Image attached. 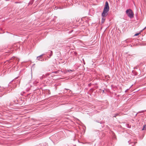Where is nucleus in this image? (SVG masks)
<instances>
[{"label": "nucleus", "mask_w": 146, "mask_h": 146, "mask_svg": "<svg viewBox=\"0 0 146 146\" xmlns=\"http://www.w3.org/2000/svg\"><path fill=\"white\" fill-rule=\"evenodd\" d=\"M110 7L108 2L106 1L105 4L103 11L102 13V16L106 17L108 14V12L109 11Z\"/></svg>", "instance_id": "nucleus-1"}, {"label": "nucleus", "mask_w": 146, "mask_h": 146, "mask_svg": "<svg viewBox=\"0 0 146 146\" xmlns=\"http://www.w3.org/2000/svg\"><path fill=\"white\" fill-rule=\"evenodd\" d=\"M126 13L130 19L133 18L134 17V14L132 11L130 9H127L126 11Z\"/></svg>", "instance_id": "nucleus-2"}, {"label": "nucleus", "mask_w": 146, "mask_h": 146, "mask_svg": "<svg viewBox=\"0 0 146 146\" xmlns=\"http://www.w3.org/2000/svg\"><path fill=\"white\" fill-rule=\"evenodd\" d=\"M43 54H42L38 56H37L36 58L37 60L41 61H43L44 60V59H42V56L43 55Z\"/></svg>", "instance_id": "nucleus-3"}, {"label": "nucleus", "mask_w": 146, "mask_h": 146, "mask_svg": "<svg viewBox=\"0 0 146 146\" xmlns=\"http://www.w3.org/2000/svg\"><path fill=\"white\" fill-rule=\"evenodd\" d=\"M102 16V23H103L104 22L105 20L106 19L105 17H104L103 16Z\"/></svg>", "instance_id": "nucleus-4"}, {"label": "nucleus", "mask_w": 146, "mask_h": 146, "mask_svg": "<svg viewBox=\"0 0 146 146\" xmlns=\"http://www.w3.org/2000/svg\"><path fill=\"white\" fill-rule=\"evenodd\" d=\"M131 40H130L129 39H127L126 40H125V42L126 43H129V42H131Z\"/></svg>", "instance_id": "nucleus-5"}, {"label": "nucleus", "mask_w": 146, "mask_h": 146, "mask_svg": "<svg viewBox=\"0 0 146 146\" xmlns=\"http://www.w3.org/2000/svg\"><path fill=\"white\" fill-rule=\"evenodd\" d=\"M146 130V125H144L143 126V128L142 129V130Z\"/></svg>", "instance_id": "nucleus-6"}, {"label": "nucleus", "mask_w": 146, "mask_h": 146, "mask_svg": "<svg viewBox=\"0 0 146 146\" xmlns=\"http://www.w3.org/2000/svg\"><path fill=\"white\" fill-rule=\"evenodd\" d=\"M45 75H43L42 76L40 77V79H42L44 78L45 77Z\"/></svg>", "instance_id": "nucleus-7"}, {"label": "nucleus", "mask_w": 146, "mask_h": 146, "mask_svg": "<svg viewBox=\"0 0 146 146\" xmlns=\"http://www.w3.org/2000/svg\"><path fill=\"white\" fill-rule=\"evenodd\" d=\"M119 115L118 113H116L114 115L113 117H116V116Z\"/></svg>", "instance_id": "nucleus-8"}, {"label": "nucleus", "mask_w": 146, "mask_h": 146, "mask_svg": "<svg viewBox=\"0 0 146 146\" xmlns=\"http://www.w3.org/2000/svg\"><path fill=\"white\" fill-rule=\"evenodd\" d=\"M43 145L45 146H48V145L46 143H44Z\"/></svg>", "instance_id": "nucleus-9"}, {"label": "nucleus", "mask_w": 146, "mask_h": 146, "mask_svg": "<svg viewBox=\"0 0 146 146\" xmlns=\"http://www.w3.org/2000/svg\"><path fill=\"white\" fill-rule=\"evenodd\" d=\"M139 33H136L135 35V36H137L139 35Z\"/></svg>", "instance_id": "nucleus-10"}, {"label": "nucleus", "mask_w": 146, "mask_h": 146, "mask_svg": "<svg viewBox=\"0 0 146 146\" xmlns=\"http://www.w3.org/2000/svg\"><path fill=\"white\" fill-rule=\"evenodd\" d=\"M128 90H129V89H127V90H125V92H127V91H128Z\"/></svg>", "instance_id": "nucleus-11"}, {"label": "nucleus", "mask_w": 146, "mask_h": 146, "mask_svg": "<svg viewBox=\"0 0 146 146\" xmlns=\"http://www.w3.org/2000/svg\"><path fill=\"white\" fill-rule=\"evenodd\" d=\"M144 112V111H141L139 112V113H141V112L143 113V112Z\"/></svg>", "instance_id": "nucleus-12"}, {"label": "nucleus", "mask_w": 146, "mask_h": 146, "mask_svg": "<svg viewBox=\"0 0 146 146\" xmlns=\"http://www.w3.org/2000/svg\"><path fill=\"white\" fill-rule=\"evenodd\" d=\"M12 58V60H13V59H16V58H15V57H14V58Z\"/></svg>", "instance_id": "nucleus-13"}, {"label": "nucleus", "mask_w": 146, "mask_h": 146, "mask_svg": "<svg viewBox=\"0 0 146 146\" xmlns=\"http://www.w3.org/2000/svg\"><path fill=\"white\" fill-rule=\"evenodd\" d=\"M72 71L71 70H68V72H70V71Z\"/></svg>", "instance_id": "nucleus-14"}, {"label": "nucleus", "mask_w": 146, "mask_h": 146, "mask_svg": "<svg viewBox=\"0 0 146 146\" xmlns=\"http://www.w3.org/2000/svg\"><path fill=\"white\" fill-rule=\"evenodd\" d=\"M146 28V26L144 28V29H143V30L145 29Z\"/></svg>", "instance_id": "nucleus-15"}, {"label": "nucleus", "mask_w": 146, "mask_h": 146, "mask_svg": "<svg viewBox=\"0 0 146 146\" xmlns=\"http://www.w3.org/2000/svg\"><path fill=\"white\" fill-rule=\"evenodd\" d=\"M103 92H104V90H103Z\"/></svg>", "instance_id": "nucleus-16"}, {"label": "nucleus", "mask_w": 146, "mask_h": 146, "mask_svg": "<svg viewBox=\"0 0 146 146\" xmlns=\"http://www.w3.org/2000/svg\"><path fill=\"white\" fill-rule=\"evenodd\" d=\"M24 104H25V103H24L23 105H24Z\"/></svg>", "instance_id": "nucleus-17"}]
</instances>
